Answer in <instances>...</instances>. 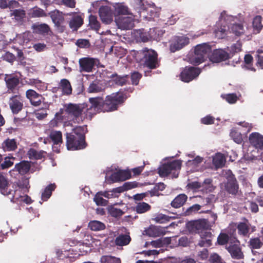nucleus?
Here are the masks:
<instances>
[{
    "label": "nucleus",
    "mask_w": 263,
    "mask_h": 263,
    "mask_svg": "<svg viewBox=\"0 0 263 263\" xmlns=\"http://www.w3.org/2000/svg\"><path fill=\"white\" fill-rule=\"evenodd\" d=\"M213 164L216 167H221L224 164L225 159L222 154H217L213 159Z\"/></svg>",
    "instance_id": "50"
},
{
    "label": "nucleus",
    "mask_w": 263,
    "mask_h": 263,
    "mask_svg": "<svg viewBox=\"0 0 263 263\" xmlns=\"http://www.w3.org/2000/svg\"><path fill=\"white\" fill-rule=\"evenodd\" d=\"M234 237H230L227 234L221 233L217 237V243L220 245L230 243V240Z\"/></svg>",
    "instance_id": "46"
},
{
    "label": "nucleus",
    "mask_w": 263,
    "mask_h": 263,
    "mask_svg": "<svg viewBox=\"0 0 263 263\" xmlns=\"http://www.w3.org/2000/svg\"><path fill=\"white\" fill-rule=\"evenodd\" d=\"M13 189L8 188V191H10V193H8L6 195H11V201L14 202H19L23 197L22 189L18 185L13 184L12 185Z\"/></svg>",
    "instance_id": "22"
},
{
    "label": "nucleus",
    "mask_w": 263,
    "mask_h": 263,
    "mask_svg": "<svg viewBox=\"0 0 263 263\" xmlns=\"http://www.w3.org/2000/svg\"><path fill=\"white\" fill-rule=\"evenodd\" d=\"M229 58V54L221 49L214 50L209 57L210 60L213 63H220L226 61Z\"/></svg>",
    "instance_id": "16"
},
{
    "label": "nucleus",
    "mask_w": 263,
    "mask_h": 263,
    "mask_svg": "<svg viewBox=\"0 0 263 263\" xmlns=\"http://www.w3.org/2000/svg\"><path fill=\"white\" fill-rule=\"evenodd\" d=\"M83 24V20L81 16L77 15L72 18L69 25L70 28L73 30H77Z\"/></svg>",
    "instance_id": "33"
},
{
    "label": "nucleus",
    "mask_w": 263,
    "mask_h": 263,
    "mask_svg": "<svg viewBox=\"0 0 263 263\" xmlns=\"http://www.w3.org/2000/svg\"><path fill=\"white\" fill-rule=\"evenodd\" d=\"M26 97L29 100L30 104L35 107L39 106L45 100L41 94L31 89L26 91Z\"/></svg>",
    "instance_id": "12"
},
{
    "label": "nucleus",
    "mask_w": 263,
    "mask_h": 263,
    "mask_svg": "<svg viewBox=\"0 0 263 263\" xmlns=\"http://www.w3.org/2000/svg\"><path fill=\"white\" fill-rule=\"evenodd\" d=\"M187 196L185 194L178 195L171 202L172 207L177 209L182 206L186 202Z\"/></svg>",
    "instance_id": "24"
},
{
    "label": "nucleus",
    "mask_w": 263,
    "mask_h": 263,
    "mask_svg": "<svg viewBox=\"0 0 263 263\" xmlns=\"http://www.w3.org/2000/svg\"><path fill=\"white\" fill-rule=\"evenodd\" d=\"M9 105L12 112L13 114H17L23 108L22 97L18 95L12 96L9 99Z\"/></svg>",
    "instance_id": "11"
},
{
    "label": "nucleus",
    "mask_w": 263,
    "mask_h": 263,
    "mask_svg": "<svg viewBox=\"0 0 263 263\" xmlns=\"http://www.w3.org/2000/svg\"><path fill=\"white\" fill-rule=\"evenodd\" d=\"M238 233L239 235L246 236L249 232L250 228L249 225L246 222H239L237 227Z\"/></svg>",
    "instance_id": "45"
},
{
    "label": "nucleus",
    "mask_w": 263,
    "mask_h": 263,
    "mask_svg": "<svg viewBox=\"0 0 263 263\" xmlns=\"http://www.w3.org/2000/svg\"><path fill=\"white\" fill-rule=\"evenodd\" d=\"M65 111L69 116L72 117V120L75 123H80L83 122L84 118L83 116V113H85V111L89 116L92 115L89 112H93L92 110L87 111V105L85 104H72L69 103L65 105Z\"/></svg>",
    "instance_id": "4"
},
{
    "label": "nucleus",
    "mask_w": 263,
    "mask_h": 263,
    "mask_svg": "<svg viewBox=\"0 0 263 263\" xmlns=\"http://www.w3.org/2000/svg\"><path fill=\"white\" fill-rule=\"evenodd\" d=\"M127 99L126 93L122 91H118L107 95L105 100L102 97L90 98L89 101L91 104L87 111L91 115H95L101 112H111L117 110L119 106L122 105Z\"/></svg>",
    "instance_id": "1"
},
{
    "label": "nucleus",
    "mask_w": 263,
    "mask_h": 263,
    "mask_svg": "<svg viewBox=\"0 0 263 263\" xmlns=\"http://www.w3.org/2000/svg\"><path fill=\"white\" fill-rule=\"evenodd\" d=\"M25 11L23 9H15L11 13V16H14L17 20H21L25 17Z\"/></svg>",
    "instance_id": "56"
},
{
    "label": "nucleus",
    "mask_w": 263,
    "mask_h": 263,
    "mask_svg": "<svg viewBox=\"0 0 263 263\" xmlns=\"http://www.w3.org/2000/svg\"><path fill=\"white\" fill-rule=\"evenodd\" d=\"M89 26L90 28L96 31H98L100 28V23L98 21L97 16L92 14L89 16Z\"/></svg>",
    "instance_id": "42"
},
{
    "label": "nucleus",
    "mask_w": 263,
    "mask_h": 263,
    "mask_svg": "<svg viewBox=\"0 0 263 263\" xmlns=\"http://www.w3.org/2000/svg\"><path fill=\"white\" fill-rule=\"evenodd\" d=\"M215 118L211 115H207L201 118V123L205 125L213 124L214 123Z\"/></svg>",
    "instance_id": "63"
},
{
    "label": "nucleus",
    "mask_w": 263,
    "mask_h": 263,
    "mask_svg": "<svg viewBox=\"0 0 263 263\" xmlns=\"http://www.w3.org/2000/svg\"><path fill=\"white\" fill-rule=\"evenodd\" d=\"M131 240L129 235H121L115 239V243L117 246H122L128 245Z\"/></svg>",
    "instance_id": "41"
},
{
    "label": "nucleus",
    "mask_w": 263,
    "mask_h": 263,
    "mask_svg": "<svg viewBox=\"0 0 263 263\" xmlns=\"http://www.w3.org/2000/svg\"><path fill=\"white\" fill-rule=\"evenodd\" d=\"M147 235L151 237H159L162 234V230L157 226H151L146 231Z\"/></svg>",
    "instance_id": "38"
},
{
    "label": "nucleus",
    "mask_w": 263,
    "mask_h": 263,
    "mask_svg": "<svg viewBox=\"0 0 263 263\" xmlns=\"http://www.w3.org/2000/svg\"><path fill=\"white\" fill-rule=\"evenodd\" d=\"M49 137L52 141L54 144L58 145L62 143L63 142L62 134L60 131H53L51 132Z\"/></svg>",
    "instance_id": "40"
},
{
    "label": "nucleus",
    "mask_w": 263,
    "mask_h": 263,
    "mask_svg": "<svg viewBox=\"0 0 263 263\" xmlns=\"http://www.w3.org/2000/svg\"><path fill=\"white\" fill-rule=\"evenodd\" d=\"M3 58L4 60L10 63H13L16 59L15 56L13 53L8 51L6 52L3 55Z\"/></svg>",
    "instance_id": "64"
},
{
    "label": "nucleus",
    "mask_w": 263,
    "mask_h": 263,
    "mask_svg": "<svg viewBox=\"0 0 263 263\" xmlns=\"http://www.w3.org/2000/svg\"><path fill=\"white\" fill-rule=\"evenodd\" d=\"M151 209V205L144 202L138 203L135 207L136 211L139 214L144 213L149 211Z\"/></svg>",
    "instance_id": "43"
},
{
    "label": "nucleus",
    "mask_w": 263,
    "mask_h": 263,
    "mask_svg": "<svg viewBox=\"0 0 263 263\" xmlns=\"http://www.w3.org/2000/svg\"><path fill=\"white\" fill-rule=\"evenodd\" d=\"M253 58L250 54H246L244 58V63L245 64V67L249 70L255 71L256 69L253 67Z\"/></svg>",
    "instance_id": "48"
},
{
    "label": "nucleus",
    "mask_w": 263,
    "mask_h": 263,
    "mask_svg": "<svg viewBox=\"0 0 263 263\" xmlns=\"http://www.w3.org/2000/svg\"><path fill=\"white\" fill-rule=\"evenodd\" d=\"M10 187L7 178L2 174H0V192L3 195L10 193L8 188Z\"/></svg>",
    "instance_id": "30"
},
{
    "label": "nucleus",
    "mask_w": 263,
    "mask_h": 263,
    "mask_svg": "<svg viewBox=\"0 0 263 263\" xmlns=\"http://www.w3.org/2000/svg\"><path fill=\"white\" fill-rule=\"evenodd\" d=\"M263 28L262 18L260 15L255 16L252 21V29L254 34L259 33Z\"/></svg>",
    "instance_id": "26"
},
{
    "label": "nucleus",
    "mask_w": 263,
    "mask_h": 263,
    "mask_svg": "<svg viewBox=\"0 0 263 263\" xmlns=\"http://www.w3.org/2000/svg\"><path fill=\"white\" fill-rule=\"evenodd\" d=\"M249 141L252 146L263 151V135L257 132H254L250 134Z\"/></svg>",
    "instance_id": "17"
},
{
    "label": "nucleus",
    "mask_w": 263,
    "mask_h": 263,
    "mask_svg": "<svg viewBox=\"0 0 263 263\" xmlns=\"http://www.w3.org/2000/svg\"><path fill=\"white\" fill-rule=\"evenodd\" d=\"M231 31L236 36H240L245 33L243 25L241 23L233 24L231 27Z\"/></svg>",
    "instance_id": "37"
},
{
    "label": "nucleus",
    "mask_w": 263,
    "mask_h": 263,
    "mask_svg": "<svg viewBox=\"0 0 263 263\" xmlns=\"http://www.w3.org/2000/svg\"><path fill=\"white\" fill-rule=\"evenodd\" d=\"M101 263H121V260L111 255H103L100 258Z\"/></svg>",
    "instance_id": "47"
},
{
    "label": "nucleus",
    "mask_w": 263,
    "mask_h": 263,
    "mask_svg": "<svg viewBox=\"0 0 263 263\" xmlns=\"http://www.w3.org/2000/svg\"><path fill=\"white\" fill-rule=\"evenodd\" d=\"M226 31L227 30L225 28L220 27V28H218L215 29L214 30V33L216 37L217 38L223 39L226 35Z\"/></svg>",
    "instance_id": "62"
},
{
    "label": "nucleus",
    "mask_w": 263,
    "mask_h": 263,
    "mask_svg": "<svg viewBox=\"0 0 263 263\" xmlns=\"http://www.w3.org/2000/svg\"><path fill=\"white\" fill-rule=\"evenodd\" d=\"M149 32L152 40H160V37L163 35L164 31L159 28L156 27L150 29Z\"/></svg>",
    "instance_id": "39"
},
{
    "label": "nucleus",
    "mask_w": 263,
    "mask_h": 263,
    "mask_svg": "<svg viewBox=\"0 0 263 263\" xmlns=\"http://www.w3.org/2000/svg\"><path fill=\"white\" fill-rule=\"evenodd\" d=\"M215 201V195L210 194L204 199L203 202L205 205L209 206L210 209H213L215 207L214 203Z\"/></svg>",
    "instance_id": "57"
},
{
    "label": "nucleus",
    "mask_w": 263,
    "mask_h": 263,
    "mask_svg": "<svg viewBox=\"0 0 263 263\" xmlns=\"http://www.w3.org/2000/svg\"><path fill=\"white\" fill-rule=\"evenodd\" d=\"M35 30L36 32L41 34L48 33L50 31V27L46 24H41L35 27Z\"/></svg>",
    "instance_id": "58"
},
{
    "label": "nucleus",
    "mask_w": 263,
    "mask_h": 263,
    "mask_svg": "<svg viewBox=\"0 0 263 263\" xmlns=\"http://www.w3.org/2000/svg\"><path fill=\"white\" fill-rule=\"evenodd\" d=\"M249 246L253 249H260L263 245V242L259 237L252 238L249 241Z\"/></svg>",
    "instance_id": "44"
},
{
    "label": "nucleus",
    "mask_w": 263,
    "mask_h": 263,
    "mask_svg": "<svg viewBox=\"0 0 263 263\" xmlns=\"http://www.w3.org/2000/svg\"><path fill=\"white\" fill-rule=\"evenodd\" d=\"M230 136L233 140L238 144L241 143L242 141V138L241 133L235 129H232L231 130Z\"/></svg>",
    "instance_id": "51"
},
{
    "label": "nucleus",
    "mask_w": 263,
    "mask_h": 263,
    "mask_svg": "<svg viewBox=\"0 0 263 263\" xmlns=\"http://www.w3.org/2000/svg\"><path fill=\"white\" fill-rule=\"evenodd\" d=\"M109 213L111 216L114 217H120L124 214V212L122 211V210L115 207L109 208Z\"/></svg>",
    "instance_id": "59"
},
{
    "label": "nucleus",
    "mask_w": 263,
    "mask_h": 263,
    "mask_svg": "<svg viewBox=\"0 0 263 263\" xmlns=\"http://www.w3.org/2000/svg\"><path fill=\"white\" fill-rule=\"evenodd\" d=\"M212 234L210 232H205L201 235V239L199 240L198 246L202 247H210L212 245Z\"/></svg>",
    "instance_id": "27"
},
{
    "label": "nucleus",
    "mask_w": 263,
    "mask_h": 263,
    "mask_svg": "<svg viewBox=\"0 0 263 263\" xmlns=\"http://www.w3.org/2000/svg\"><path fill=\"white\" fill-rule=\"evenodd\" d=\"M201 205L198 204H195L189 207L185 212V216L190 215L198 212L201 209Z\"/></svg>",
    "instance_id": "61"
},
{
    "label": "nucleus",
    "mask_w": 263,
    "mask_h": 263,
    "mask_svg": "<svg viewBox=\"0 0 263 263\" xmlns=\"http://www.w3.org/2000/svg\"><path fill=\"white\" fill-rule=\"evenodd\" d=\"M117 23L119 28L125 30L132 29L135 26L134 19L132 16L120 17Z\"/></svg>",
    "instance_id": "20"
},
{
    "label": "nucleus",
    "mask_w": 263,
    "mask_h": 263,
    "mask_svg": "<svg viewBox=\"0 0 263 263\" xmlns=\"http://www.w3.org/2000/svg\"><path fill=\"white\" fill-rule=\"evenodd\" d=\"M2 147L5 151H14L17 148V144L14 139H6L2 143Z\"/></svg>",
    "instance_id": "25"
},
{
    "label": "nucleus",
    "mask_w": 263,
    "mask_h": 263,
    "mask_svg": "<svg viewBox=\"0 0 263 263\" xmlns=\"http://www.w3.org/2000/svg\"><path fill=\"white\" fill-rule=\"evenodd\" d=\"M182 161L175 160L162 164L158 168V174L161 177H166L171 175L172 178L178 177L181 167Z\"/></svg>",
    "instance_id": "5"
},
{
    "label": "nucleus",
    "mask_w": 263,
    "mask_h": 263,
    "mask_svg": "<svg viewBox=\"0 0 263 263\" xmlns=\"http://www.w3.org/2000/svg\"><path fill=\"white\" fill-rule=\"evenodd\" d=\"M186 227L190 233H199L203 230L208 229L209 224L206 220L199 219L187 222Z\"/></svg>",
    "instance_id": "9"
},
{
    "label": "nucleus",
    "mask_w": 263,
    "mask_h": 263,
    "mask_svg": "<svg viewBox=\"0 0 263 263\" xmlns=\"http://www.w3.org/2000/svg\"><path fill=\"white\" fill-rule=\"evenodd\" d=\"M211 47L207 43L197 45L195 48L194 53L190 58V62L194 65H198L204 62L211 52Z\"/></svg>",
    "instance_id": "6"
},
{
    "label": "nucleus",
    "mask_w": 263,
    "mask_h": 263,
    "mask_svg": "<svg viewBox=\"0 0 263 263\" xmlns=\"http://www.w3.org/2000/svg\"><path fill=\"white\" fill-rule=\"evenodd\" d=\"M56 188L55 183H51L47 186L42 193V200L43 201H47L51 196L52 193Z\"/></svg>",
    "instance_id": "32"
},
{
    "label": "nucleus",
    "mask_w": 263,
    "mask_h": 263,
    "mask_svg": "<svg viewBox=\"0 0 263 263\" xmlns=\"http://www.w3.org/2000/svg\"><path fill=\"white\" fill-rule=\"evenodd\" d=\"M226 249L234 259H241L244 257V255L240 247V242L234 237L230 240V243L227 246Z\"/></svg>",
    "instance_id": "8"
},
{
    "label": "nucleus",
    "mask_w": 263,
    "mask_h": 263,
    "mask_svg": "<svg viewBox=\"0 0 263 263\" xmlns=\"http://www.w3.org/2000/svg\"><path fill=\"white\" fill-rule=\"evenodd\" d=\"M31 15L33 17H46L48 16L44 10L37 7L32 9Z\"/></svg>",
    "instance_id": "52"
},
{
    "label": "nucleus",
    "mask_w": 263,
    "mask_h": 263,
    "mask_svg": "<svg viewBox=\"0 0 263 263\" xmlns=\"http://www.w3.org/2000/svg\"><path fill=\"white\" fill-rule=\"evenodd\" d=\"M30 167V162L24 160L16 163L13 171L18 172L20 174L24 175L29 171Z\"/></svg>",
    "instance_id": "23"
},
{
    "label": "nucleus",
    "mask_w": 263,
    "mask_h": 263,
    "mask_svg": "<svg viewBox=\"0 0 263 263\" xmlns=\"http://www.w3.org/2000/svg\"><path fill=\"white\" fill-rule=\"evenodd\" d=\"M221 97L226 100L230 104H234L238 100V98L236 93H228V94H222Z\"/></svg>",
    "instance_id": "49"
},
{
    "label": "nucleus",
    "mask_w": 263,
    "mask_h": 263,
    "mask_svg": "<svg viewBox=\"0 0 263 263\" xmlns=\"http://www.w3.org/2000/svg\"><path fill=\"white\" fill-rule=\"evenodd\" d=\"M131 177V174L128 171H120L113 173L110 177L112 182L125 181Z\"/></svg>",
    "instance_id": "21"
},
{
    "label": "nucleus",
    "mask_w": 263,
    "mask_h": 263,
    "mask_svg": "<svg viewBox=\"0 0 263 263\" xmlns=\"http://www.w3.org/2000/svg\"><path fill=\"white\" fill-rule=\"evenodd\" d=\"M200 72L201 70L198 68L186 67L180 73V79L184 82H190L196 78Z\"/></svg>",
    "instance_id": "10"
},
{
    "label": "nucleus",
    "mask_w": 263,
    "mask_h": 263,
    "mask_svg": "<svg viewBox=\"0 0 263 263\" xmlns=\"http://www.w3.org/2000/svg\"><path fill=\"white\" fill-rule=\"evenodd\" d=\"M79 63L80 65V71L90 72L95 65V60L93 58L89 57L82 58L79 59Z\"/></svg>",
    "instance_id": "15"
},
{
    "label": "nucleus",
    "mask_w": 263,
    "mask_h": 263,
    "mask_svg": "<svg viewBox=\"0 0 263 263\" xmlns=\"http://www.w3.org/2000/svg\"><path fill=\"white\" fill-rule=\"evenodd\" d=\"M110 78L112 79V81L115 83L119 86H123L126 84L128 77L127 75L124 76H120L118 75L117 73L112 74Z\"/></svg>",
    "instance_id": "35"
},
{
    "label": "nucleus",
    "mask_w": 263,
    "mask_h": 263,
    "mask_svg": "<svg viewBox=\"0 0 263 263\" xmlns=\"http://www.w3.org/2000/svg\"><path fill=\"white\" fill-rule=\"evenodd\" d=\"M195 187L197 188L202 187V189H205L206 192H212L214 190L212 179L211 178L205 179L202 183L196 182Z\"/></svg>",
    "instance_id": "31"
},
{
    "label": "nucleus",
    "mask_w": 263,
    "mask_h": 263,
    "mask_svg": "<svg viewBox=\"0 0 263 263\" xmlns=\"http://www.w3.org/2000/svg\"><path fill=\"white\" fill-rule=\"evenodd\" d=\"M99 14L103 23L110 24L113 21V12L111 8L107 6H102L99 10Z\"/></svg>",
    "instance_id": "13"
},
{
    "label": "nucleus",
    "mask_w": 263,
    "mask_h": 263,
    "mask_svg": "<svg viewBox=\"0 0 263 263\" xmlns=\"http://www.w3.org/2000/svg\"><path fill=\"white\" fill-rule=\"evenodd\" d=\"M46 153L43 151H37L33 148H30L28 152V156L30 159L40 160L44 157Z\"/></svg>",
    "instance_id": "36"
},
{
    "label": "nucleus",
    "mask_w": 263,
    "mask_h": 263,
    "mask_svg": "<svg viewBox=\"0 0 263 263\" xmlns=\"http://www.w3.org/2000/svg\"><path fill=\"white\" fill-rule=\"evenodd\" d=\"M189 43V39L185 36H178L175 39L174 41L171 44L170 50L174 52L182 49Z\"/></svg>",
    "instance_id": "19"
},
{
    "label": "nucleus",
    "mask_w": 263,
    "mask_h": 263,
    "mask_svg": "<svg viewBox=\"0 0 263 263\" xmlns=\"http://www.w3.org/2000/svg\"><path fill=\"white\" fill-rule=\"evenodd\" d=\"M48 16L51 17L57 30L60 33L63 32L65 30L66 27L65 18L62 12L55 9L48 13Z\"/></svg>",
    "instance_id": "7"
},
{
    "label": "nucleus",
    "mask_w": 263,
    "mask_h": 263,
    "mask_svg": "<svg viewBox=\"0 0 263 263\" xmlns=\"http://www.w3.org/2000/svg\"><path fill=\"white\" fill-rule=\"evenodd\" d=\"M135 57L136 60L144 67L151 69H156L159 67L158 54L153 49L144 48L137 51Z\"/></svg>",
    "instance_id": "3"
},
{
    "label": "nucleus",
    "mask_w": 263,
    "mask_h": 263,
    "mask_svg": "<svg viewBox=\"0 0 263 263\" xmlns=\"http://www.w3.org/2000/svg\"><path fill=\"white\" fill-rule=\"evenodd\" d=\"M84 126H77L71 133H67L66 144L68 150L75 151L85 148L87 144L85 141Z\"/></svg>",
    "instance_id": "2"
},
{
    "label": "nucleus",
    "mask_w": 263,
    "mask_h": 263,
    "mask_svg": "<svg viewBox=\"0 0 263 263\" xmlns=\"http://www.w3.org/2000/svg\"><path fill=\"white\" fill-rule=\"evenodd\" d=\"M100 192H98L93 198V201L97 205L105 206L107 204V200L103 199Z\"/></svg>",
    "instance_id": "54"
},
{
    "label": "nucleus",
    "mask_w": 263,
    "mask_h": 263,
    "mask_svg": "<svg viewBox=\"0 0 263 263\" xmlns=\"http://www.w3.org/2000/svg\"><path fill=\"white\" fill-rule=\"evenodd\" d=\"M4 80L9 92H14L20 83V78L13 74H6Z\"/></svg>",
    "instance_id": "18"
},
{
    "label": "nucleus",
    "mask_w": 263,
    "mask_h": 263,
    "mask_svg": "<svg viewBox=\"0 0 263 263\" xmlns=\"http://www.w3.org/2000/svg\"><path fill=\"white\" fill-rule=\"evenodd\" d=\"M173 218H174V217H170L164 214H159L155 217V220L157 222L164 223L170 221L171 219Z\"/></svg>",
    "instance_id": "55"
},
{
    "label": "nucleus",
    "mask_w": 263,
    "mask_h": 263,
    "mask_svg": "<svg viewBox=\"0 0 263 263\" xmlns=\"http://www.w3.org/2000/svg\"><path fill=\"white\" fill-rule=\"evenodd\" d=\"M115 15H132L128 7L124 3H117L114 6Z\"/></svg>",
    "instance_id": "28"
},
{
    "label": "nucleus",
    "mask_w": 263,
    "mask_h": 263,
    "mask_svg": "<svg viewBox=\"0 0 263 263\" xmlns=\"http://www.w3.org/2000/svg\"><path fill=\"white\" fill-rule=\"evenodd\" d=\"M59 87L62 89L63 95H69L71 94L72 87L69 81L67 79H62L60 81Z\"/></svg>",
    "instance_id": "29"
},
{
    "label": "nucleus",
    "mask_w": 263,
    "mask_h": 263,
    "mask_svg": "<svg viewBox=\"0 0 263 263\" xmlns=\"http://www.w3.org/2000/svg\"><path fill=\"white\" fill-rule=\"evenodd\" d=\"M102 88L98 84L92 82L88 88V92L89 93H97L102 91Z\"/></svg>",
    "instance_id": "60"
},
{
    "label": "nucleus",
    "mask_w": 263,
    "mask_h": 263,
    "mask_svg": "<svg viewBox=\"0 0 263 263\" xmlns=\"http://www.w3.org/2000/svg\"><path fill=\"white\" fill-rule=\"evenodd\" d=\"M224 189L229 194L233 196L238 195L239 184L236 178L234 176L230 177L224 185Z\"/></svg>",
    "instance_id": "14"
},
{
    "label": "nucleus",
    "mask_w": 263,
    "mask_h": 263,
    "mask_svg": "<svg viewBox=\"0 0 263 263\" xmlns=\"http://www.w3.org/2000/svg\"><path fill=\"white\" fill-rule=\"evenodd\" d=\"M166 185L162 182H159L156 184L150 193L152 196L158 195L159 191H162L165 189Z\"/></svg>",
    "instance_id": "53"
},
{
    "label": "nucleus",
    "mask_w": 263,
    "mask_h": 263,
    "mask_svg": "<svg viewBox=\"0 0 263 263\" xmlns=\"http://www.w3.org/2000/svg\"><path fill=\"white\" fill-rule=\"evenodd\" d=\"M88 228L93 231H99L105 229V224L98 220H91L88 223Z\"/></svg>",
    "instance_id": "34"
}]
</instances>
